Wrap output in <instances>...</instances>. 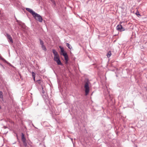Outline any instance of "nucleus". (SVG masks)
Here are the masks:
<instances>
[{"mask_svg": "<svg viewBox=\"0 0 147 147\" xmlns=\"http://www.w3.org/2000/svg\"><path fill=\"white\" fill-rule=\"evenodd\" d=\"M33 17L36 20L40 22H42L43 20L42 17L37 13H36Z\"/></svg>", "mask_w": 147, "mask_h": 147, "instance_id": "f257e3e1", "label": "nucleus"}, {"mask_svg": "<svg viewBox=\"0 0 147 147\" xmlns=\"http://www.w3.org/2000/svg\"><path fill=\"white\" fill-rule=\"evenodd\" d=\"M54 61L56 62L58 65H62V64L61 63V61L60 60L59 55L56 57H54Z\"/></svg>", "mask_w": 147, "mask_h": 147, "instance_id": "f03ea898", "label": "nucleus"}, {"mask_svg": "<svg viewBox=\"0 0 147 147\" xmlns=\"http://www.w3.org/2000/svg\"><path fill=\"white\" fill-rule=\"evenodd\" d=\"M84 88L85 89V94L86 95H87L88 94L89 92V88L88 82L86 83L84 86Z\"/></svg>", "mask_w": 147, "mask_h": 147, "instance_id": "7ed1b4c3", "label": "nucleus"}, {"mask_svg": "<svg viewBox=\"0 0 147 147\" xmlns=\"http://www.w3.org/2000/svg\"><path fill=\"white\" fill-rule=\"evenodd\" d=\"M116 28L120 32L125 30V28L120 24L118 25L116 27Z\"/></svg>", "mask_w": 147, "mask_h": 147, "instance_id": "20e7f679", "label": "nucleus"}, {"mask_svg": "<svg viewBox=\"0 0 147 147\" xmlns=\"http://www.w3.org/2000/svg\"><path fill=\"white\" fill-rule=\"evenodd\" d=\"M6 36L7 37V39L9 40V42H10L11 43L13 42V41L12 40V38L9 34L7 33L6 34Z\"/></svg>", "mask_w": 147, "mask_h": 147, "instance_id": "39448f33", "label": "nucleus"}, {"mask_svg": "<svg viewBox=\"0 0 147 147\" xmlns=\"http://www.w3.org/2000/svg\"><path fill=\"white\" fill-rule=\"evenodd\" d=\"M53 53L54 55V57H56L57 56L59 55L57 52L56 51V50L55 49L52 50Z\"/></svg>", "mask_w": 147, "mask_h": 147, "instance_id": "423d86ee", "label": "nucleus"}, {"mask_svg": "<svg viewBox=\"0 0 147 147\" xmlns=\"http://www.w3.org/2000/svg\"><path fill=\"white\" fill-rule=\"evenodd\" d=\"M30 13H31L33 16L34 17L35 15V14L36 13H35L34 11H33L32 9H31L30 11Z\"/></svg>", "mask_w": 147, "mask_h": 147, "instance_id": "0eeeda50", "label": "nucleus"}, {"mask_svg": "<svg viewBox=\"0 0 147 147\" xmlns=\"http://www.w3.org/2000/svg\"><path fill=\"white\" fill-rule=\"evenodd\" d=\"M111 55V51H109L107 54V56L108 58H109L110 57Z\"/></svg>", "mask_w": 147, "mask_h": 147, "instance_id": "6e6552de", "label": "nucleus"}, {"mask_svg": "<svg viewBox=\"0 0 147 147\" xmlns=\"http://www.w3.org/2000/svg\"><path fill=\"white\" fill-rule=\"evenodd\" d=\"M66 46L70 49H72V46L68 43H66Z\"/></svg>", "mask_w": 147, "mask_h": 147, "instance_id": "1a4fd4ad", "label": "nucleus"}, {"mask_svg": "<svg viewBox=\"0 0 147 147\" xmlns=\"http://www.w3.org/2000/svg\"><path fill=\"white\" fill-rule=\"evenodd\" d=\"M41 47L42 49L44 50V51H46L47 50L45 46L44 45H42Z\"/></svg>", "mask_w": 147, "mask_h": 147, "instance_id": "9d476101", "label": "nucleus"}, {"mask_svg": "<svg viewBox=\"0 0 147 147\" xmlns=\"http://www.w3.org/2000/svg\"><path fill=\"white\" fill-rule=\"evenodd\" d=\"M0 98L1 99L3 98V93L1 92H0Z\"/></svg>", "mask_w": 147, "mask_h": 147, "instance_id": "9b49d317", "label": "nucleus"}, {"mask_svg": "<svg viewBox=\"0 0 147 147\" xmlns=\"http://www.w3.org/2000/svg\"><path fill=\"white\" fill-rule=\"evenodd\" d=\"M22 140L24 143H25L26 142V139L25 137L22 138Z\"/></svg>", "mask_w": 147, "mask_h": 147, "instance_id": "f8f14e48", "label": "nucleus"}, {"mask_svg": "<svg viewBox=\"0 0 147 147\" xmlns=\"http://www.w3.org/2000/svg\"><path fill=\"white\" fill-rule=\"evenodd\" d=\"M40 42V44L42 45H44V43L43 42V41L41 39H39Z\"/></svg>", "mask_w": 147, "mask_h": 147, "instance_id": "ddd939ff", "label": "nucleus"}, {"mask_svg": "<svg viewBox=\"0 0 147 147\" xmlns=\"http://www.w3.org/2000/svg\"><path fill=\"white\" fill-rule=\"evenodd\" d=\"M66 61H68V56H67L66 57H64Z\"/></svg>", "mask_w": 147, "mask_h": 147, "instance_id": "4468645a", "label": "nucleus"}, {"mask_svg": "<svg viewBox=\"0 0 147 147\" xmlns=\"http://www.w3.org/2000/svg\"><path fill=\"white\" fill-rule=\"evenodd\" d=\"M38 83L39 84H41L42 81L40 80H38L37 81Z\"/></svg>", "mask_w": 147, "mask_h": 147, "instance_id": "2eb2a0df", "label": "nucleus"}, {"mask_svg": "<svg viewBox=\"0 0 147 147\" xmlns=\"http://www.w3.org/2000/svg\"><path fill=\"white\" fill-rule=\"evenodd\" d=\"M32 76L33 78H34V77H35V74L33 72H32Z\"/></svg>", "mask_w": 147, "mask_h": 147, "instance_id": "dca6fc26", "label": "nucleus"}, {"mask_svg": "<svg viewBox=\"0 0 147 147\" xmlns=\"http://www.w3.org/2000/svg\"><path fill=\"white\" fill-rule=\"evenodd\" d=\"M63 55L64 56V57H66L67 56V55L66 53H63Z\"/></svg>", "mask_w": 147, "mask_h": 147, "instance_id": "f3484780", "label": "nucleus"}, {"mask_svg": "<svg viewBox=\"0 0 147 147\" xmlns=\"http://www.w3.org/2000/svg\"><path fill=\"white\" fill-rule=\"evenodd\" d=\"M31 9L28 8H26V10L29 12H30V11Z\"/></svg>", "mask_w": 147, "mask_h": 147, "instance_id": "a211bd4d", "label": "nucleus"}, {"mask_svg": "<svg viewBox=\"0 0 147 147\" xmlns=\"http://www.w3.org/2000/svg\"><path fill=\"white\" fill-rule=\"evenodd\" d=\"M42 91L41 92V93L42 94H44L45 93V91L43 90V88L42 87Z\"/></svg>", "mask_w": 147, "mask_h": 147, "instance_id": "6ab92c4d", "label": "nucleus"}, {"mask_svg": "<svg viewBox=\"0 0 147 147\" xmlns=\"http://www.w3.org/2000/svg\"><path fill=\"white\" fill-rule=\"evenodd\" d=\"M136 15H137L138 16V15H139L140 16H141V15H140V14L139 13V12L138 11H137V12L136 13Z\"/></svg>", "mask_w": 147, "mask_h": 147, "instance_id": "aec40b11", "label": "nucleus"}, {"mask_svg": "<svg viewBox=\"0 0 147 147\" xmlns=\"http://www.w3.org/2000/svg\"><path fill=\"white\" fill-rule=\"evenodd\" d=\"M24 137H24V134L23 133H22V134L21 138H24Z\"/></svg>", "mask_w": 147, "mask_h": 147, "instance_id": "412c9836", "label": "nucleus"}, {"mask_svg": "<svg viewBox=\"0 0 147 147\" xmlns=\"http://www.w3.org/2000/svg\"><path fill=\"white\" fill-rule=\"evenodd\" d=\"M61 51L62 53H63L64 50L63 49L61 48Z\"/></svg>", "mask_w": 147, "mask_h": 147, "instance_id": "4be33fe9", "label": "nucleus"}, {"mask_svg": "<svg viewBox=\"0 0 147 147\" xmlns=\"http://www.w3.org/2000/svg\"><path fill=\"white\" fill-rule=\"evenodd\" d=\"M34 81H35V77H34V78H33Z\"/></svg>", "mask_w": 147, "mask_h": 147, "instance_id": "5701e85b", "label": "nucleus"}, {"mask_svg": "<svg viewBox=\"0 0 147 147\" xmlns=\"http://www.w3.org/2000/svg\"><path fill=\"white\" fill-rule=\"evenodd\" d=\"M0 92H1V91H0Z\"/></svg>", "mask_w": 147, "mask_h": 147, "instance_id": "b1692460", "label": "nucleus"}]
</instances>
